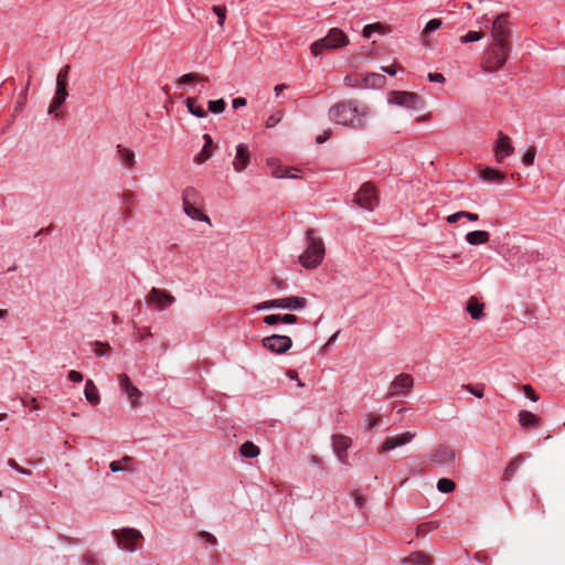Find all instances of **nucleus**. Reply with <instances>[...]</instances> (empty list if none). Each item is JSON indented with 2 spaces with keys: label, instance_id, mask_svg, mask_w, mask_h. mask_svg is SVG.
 I'll list each match as a JSON object with an SVG mask.
<instances>
[{
  "label": "nucleus",
  "instance_id": "39",
  "mask_svg": "<svg viewBox=\"0 0 565 565\" xmlns=\"http://www.w3.org/2000/svg\"><path fill=\"white\" fill-rule=\"evenodd\" d=\"M443 22L440 19H431L429 20L426 25H425V29L423 31V40L426 41L428 34L430 32H434L436 30H438L440 26H441Z\"/></svg>",
  "mask_w": 565,
  "mask_h": 565
},
{
  "label": "nucleus",
  "instance_id": "56",
  "mask_svg": "<svg viewBox=\"0 0 565 565\" xmlns=\"http://www.w3.org/2000/svg\"><path fill=\"white\" fill-rule=\"evenodd\" d=\"M298 320L297 316L295 315H291V313H287L285 316H281V322L286 323V324H292V323H296Z\"/></svg>",
  "mask_w": 565,
  "mask_h": 565
},
{
  "label": "nucleus",
  "instance_id": "3",
  "mask_svg": "<svg viewBox=\"0 0 565 565\" xmlns=\"http://www.w3.org/2000/svg\"><path fill=\"white\" fill-rule=\"evenodd\" d=\"M350 44L348 35L339 28H331L326 36L311 43L310 51L313 56H320L324 51L337 50Z\"/></svg>",
  "mask_w": 565,
  "mask_h": 565
},
{
  "label": "nucleus",
  "instance_id": "13",
  "mask_svg": "<svg viewBox=\"0 0 565 565\" xmlns=\"http://www.w3.org/2000/svg\"><path fill=\"white\" fill-rule=\"evenodd\" d=\"M148 301L160 310L172 306L175 298L164 289L152 288L148 295Z\"/></svg>",
  "mask_w": 565,
  "mask_h": 565
},
{
  "label": "nucleus",
  "instance_id": "21",
  "mask_svg": "<svg viewBox=\"0 0 565 565\" xmlns=\"http://www.w3.org/2000/svg\"><path fill=\"white\" fill-rule=\"evenodd\" d=\"M480 179L489 183H503L505 181V174L493 168H484L480 171Z\"/></svg>",
  "mask_w": 565,
  "mask_h": 565
},
{
  "label": "nucleus",
  "instance_id": "43",
  "mask_svg": "<svg viewBox=\"0 0 565 565\" xmlns=\"http://www.w3.org/2000/svg\"><path fill=\"white\" fill-rule=\"evenodd\" d=\"M213 12L217 15V24L223 28L226 19V7L224 6H213Z\"/></svg>",
  "mask_w": 565,
  "mask_h": 565
},
{
  "label": "nucleus",
  "instance_id": "44",
  "mask_svg": "<svg viewBox=\"0 0 565 565\" xmlns=\"http://www.w3.org/2000/svg\"><path fill=\"white\" fill-rule=\"evenodd\" d=\"M381 423V418L379 416H374L369 414L365 418V429L372 430L375 429Z\"/></svg>",
  "mask_w": 565,
  "mask_h": 565
},
{
  "label": "nucleus",
  "instance_id": "30",
  "mask_svg": "<svg viewBox=\"0 0 565 565\" xmlns=\"http://www.w3.org/2000/svg\"><path fill=\"white\" fill-rule=\"evenodd\" d=\"M259 447L252 441H245L239 447V454L243 458L253 459L256 458L259 455Z\"/></svg>",
  "mask_w": 565,
  "mask_h": 565
},
{
  "label": "nucleus",
  "instance_id": "23",
  "mask_svg": "<svg viewBox=\"0 0 565 565\" xmlns=\"http://www.w3.org/2000/svg\"><path fill=\"white\" fill-rule=\"evenodd\" d=\"M203 139H204V146H203L202 150L194 157V161L196 163H203L207 159H210L212 156V143H213L212 137L210 135L205 134L203 136Z\"/></svg>",
  "mask_w": 565,
  "mask_h": 565
},
{
  "label": "nucleus",
  "instance_id": "31",
  "mask_svg": "<svg viewBox=\"0 0 565 565\" xmlns=\"http://www.w3.org/2000/svg\"><path fill=\"white\" fill-rule=\"evenodd\" d=\"M200 202V193L193 186H188L183 190L182 193V203L186 204H198Z\"/></svg>",
  "mask_w": 565,
  "mask_h": 565
},
{
  "label": "nucleus",
  "instance_id": "18",
  "mask_svg": "<svg viewBox=\"0 0 565 565\" xmlns=\"http://www.w3.org/2000/svg\"><path fill=\"white\" fill-rule=\"evenodd\" d=\"M495 158L501 162L504 158L513 152V147L510 142V138L502 131H499L498 139L494 143Z\"/></svg>",
  "mask_w": 565,
  "mask_h": 565
},
{
  "label": "nucleus",
  "instance_id": "38",
  "mask_svg": "<svg viewBox=\"0 0 565 565\" xmlns=\"http://www.w3.org/2000/svg\"><path fill=\"white\" fill-rule=\"evenodd\" d=\"M482 39V32L481 31H468L466 34L461 35L459 38L460 43H473L478 42Z\"/></svg>",
  "mask_w": 565,
  "mask_h": 565
},
{
  "label": "nucleus",
  "instance_id": "50",
  "mask_svg": "<svg viewBox=\"0 0 565 565\" xmlns=\"http://www.w3.org/2000/svg\"><path fill=\"white\" fill-rule=\"evenodd\" d=\"M199 536L201 540H205L207 543H210L213 547L217 545L216 537L209 532L202 531L199 533Z\"/></svg>",
  "mask_w": 565,
  "mask_h": 565
},
{
  "label": "nucleus",
  "instance_id": "36",
  "mask_svg": "<svg viewBox=\"0 0 565 565\" xmlns=\"http://www.w3.org/2000/svg\"><path fill=\"white\" fill-rule=\"evenodd\" d=\"M81 565H105V562L98 557L97 554L92 552H86L83 554L81 562Z\"/></svg>",
  "mask_w": 565,
  "mask_h": 565
},
{
  "label": "nucleus",
  "instance_id": "37",
  "mask_svg": "<svg viewBox=\"0 0 565 565\" xmlns=\"http://www.w3.org/2000/svg\"><path fill=\"white\" fill-rule=\"evenodd\" d=\"M455 487V482L448 478H441L437 481V489L441 493H450L454 491Z\"/></svg>",
  "mask_w": 565,
  "mask_h": 565
},
{
  "label": "nucleus",
  "instance_id": "62",
  "mask_svg": "<svg viewBox=\"0 0 565 565\" xmlns=\"http://www.w3.org/2000/svg\"><path fill=\"white\" fill-rule=\"evenodd\" d=\"M273 285H275L278 289H284L285 288V282L277 278V277H274L273 280H271Z\"/></svg>",
  "mask_w": 565,
  "mask_h": 565
},
{
  "label": "nucleus",
  "instance_id": "46",
  "mask_svg": "<svg viewBox=\"0 0 565 565\" xmlns=\"http://www.w3.org/2000/svg\"><path fill=\"white\" fill-rule=\"evenodd\" d=\"M462 388L468 391L469 393H471L472 395H475L478 398L483 397V385L472 386L470 384H463Z\"/></svg>",
  "mask_w": 565,
  "mask_h": 565
},
{
  "label": "nucleus",
  "instance_id": "58",
  "mask_svg": "<svg viewBox=\"0 0 565 565\" xmlns=\"http://www.w3.org/2000/svg\"><path fill=\"white\" fill-rule=\"evenodd\" d=\"M280 120V117H276L275 115L269 116V118L266 121V126L268 128L276 126Z\"/></svg>",
  "mask_w": 565,
  "mask_h": 565
},
{
  "label": "nucleus",
  "instance_id": "47",
  "mask_svg": "<svg viewBox=\"0 0 565 565\" xmlns=\"http://www.w3.org/2000/svg\"><path fill=\"white\" fill-rule=\"evenodd\" d=\"M8 466L22 476H30L32 473L31 470L20 467L14 459H9Z\"/></svg>",
  "mask_w": 565,
  "mask_h": 565
},
{
  "label": "nucleus",
  "instance_id": "1",
  "mask_svg": "<svg viewBox=\"0 0 565 565\" xmlns=\"http://www.w3.org/2000/svg\"><path fill=\"white\" fill-rule=\"evenodd\" d=\"M371 115V108L356 99L339 102L329 109L331 121L354 130L365 129Z\"/></svg>",
  "mask_w": 565,
  "mask_h": 565
},
{
  "label": "nucleus",
  "instance_id": "28",
  "mask_svg": "<svg viewBox=\"0 0 565 565\" xmlns=\"http://www.w3.org/2000/svg\"><path fill=\"white\" fill-rule=\"evenodd\" d=\"M385 82V76L379 73H369L363 77V85L366 88L381 87Z\"/></svg>",
  "mask_w": 565,
  "mask_h": 565
},
{
  "label": "nucleus",
  "instance_id": "8",
  "mask_svg": "<svg viewBox=\"0 0 565 565\" xmlns=\"http://www.w3.org/2000/svg\"><path fill=\"white\" fill-rule=\"evenodd\" d=\"M113 535L120 548L127 552H135L137 542L142 537L141 533L135 529L114 530Z\"/></svg>",
  "mask_w": 565,
  "mask_h": 565
},
{
  "label": "nucleus",
  "instance_id": "59",
  "mask_svg": "<svg viewBox=\"0 0 565 565\" xmlns=\"http://www.w3.org/2000/svg\"><path fill=\"white\" fill-rule=\"evenodd\" d=\"M462 214H463L462 218H468L470 221H478L479 220V215L476 214V213L462 211Z\"/></svg>",
  "mask_w": 565,
  "mask_h": 565
},
{
  "label": "nucleus",
  "instance_id": "11",
  "mask_svg": "<svg viewBox=\"0 0 565 565\" xmlns=\"http://www.w3.org/2000/svg\"><path fill=\"white\" fill-rule=\"evenodd\" d=\"M457 454L447 446L438 447L430 457V462L435 467H450L456 462Z\"/></svg>",
  "mask_w": 565,
  "mask_h": 565
},
{
  "label": "nucleus",
  "instance_id": "17",
  "mask_svg": "<svg viewBox=\"0 0 565 565\" xmlns=\"http://www.w3.org/2000/svg\"><path fill=\"white\" fill-rule=\"evenodd\" d=\"M351 446V439L344 435L332 436V448L340 462H347V450Z\"/></svg>",
  "mask_w": 565,
  "mask_h": 565
},
{
  "label": "nucleus",
  "instance_id": "15",
  "mask_svg": "<svg viewBox=\"0 0 565 565\" xmlns=\"http://www.w3.org/2000/svg\"><path fill=\"white\" fill-rule=\"evenodd\" d=\"M510 34L505 14H499L492 22V36L494 42L505 43Z\"/></svg>",
  "mask_w": 565,
  "mask_h": 565
},
{
  "label": "nucleus",
  "instance_id": "26",
  "mask_svg": "<svg viewBox=\"0 0 565 565\" xmlns=\"http://www.w3.org/2000/svg\"><path fill=\"white\" fill-rule=\"evenodd\" d=\"M120 162L128 169H132L135 166V152L130 149L118 146L117 150Z\"/></svg>",
  "mask_w": 565,
  "mask_h": 565
},
{
  "label": "nucleus",
  "instance_id": "9",
  "mask_svg": "<svg viewBox=\"0 0 565 565\" xmlns=\"http://www.w3.org/2000/svg\"><path fill=\"white\" fill-rule=\"evenodd\" d=\"M356 204L366 210L373 211L379 204V198L374 186L371 183H364L355 194Z\"/></svg>",
  "mask_w": 565,
  "mask_h": 565
},
{
  "label": "nucleus",
  "instance_id": "61",
  "mask_svg": "<svg viewBox=\"0 0 565 565\" xmlns=\"http://www.w3.org/2000/svg\"><path fill=\"white\" fill-rule=\"evenodd\" d=\"M329 137H330V131H324L323 135H319L316 138V141H317V143H323L328 140Z\"/></svg>",
  "mask_w": 565,
  "mask_h": 565
},
{
  "label": "nucleus",
  "instance_id": "12",
  "mask_svg": "<svg viewBox=\"0 0 565 565\" xmlns=\"http://www.w3.org/2000/svg\"><path fill=\"white\" fill-rule=\"evenodd\" d=\"M413 384L412 375L402 373L391 383L388 396H406L411 392Z\"/></svg>",
  "mask_w": 565,
  "mask_h": 565
},
{
  "label": "nucleus",
  "instance_id": "57",
  "mask_svg": "<svg viewBox=\"0 0 565 565\" xmlns=\"http://www.w3.org/2000/svg\"><path fill=\"white\" fill-rule=\"evenodd\" d=\"M246 99L243 98V97H237V98H234L233 102H232V105H233V108L234 109H238V108H242L246 105Z\"/></svg>",
  "mask_w": 565,
  "mask_h": 565
},
{
  "label": "nucleus",
  "instance_id": "48",
  "mask_svg": "<svg viewBox=\"0 0 565 565\" xmlns=\"http://www.w3.org/2000/svg\"><path fill=\"white\" fill-rule=\"evenodd\" d=\"M23 406L31 407L32 409H39L40 405L38 401L32 396H24L21 398Z\"/></svg>",
  "mask_w": 565,
  "mask_h": 565
},
{
  "label": "nucleus",
  "instance_id": "25",
  "mask_svg": "<svg viewBox=\"0 0 565 565\" xmlns=\"http://www.w3.org/2000/svg\"><path fill=\"white\" fill-rule=\"evenodd\" d=\"M518 417H519V423L522 427L530 428V427H539L540 426L537 416L529 411H521L519 413Z\"/></svg>",
  "mask_w": 565,
  "mask_h": 565
},
{
  "label": "nucleus",
  "instance_id": "2",
  "mask_svg": "<svg viewBox=\"0 0 565 565\" xmlns=\"http://www.w3.org/2000/svg\"><path fill=\"white\" fill-rule=\"evenodd\" d=\"M305 241L306 248L299 256V263L307 269L317 268L322 263L326 254L324 244L312 228L306 231Z\"/></svg>",
  "mask_w": 565,
  "mask_h": 565
},
{
  "label": "nucleus",
  "instance_id": "10",
  "mask_svg": "<svg viewBox=\"0 0 565 565\" xmlns=\"http://www.w3.org/2000/svg\"><path fill=\"white\" fill-rule=\"evenodd\" d=\"M263 347L276 354L286 353L292 347V340L288 335L273 334L265 337L262 341Z\"/></svg>",
  "mask_w": 565,
  "mask_h": 565
},
{
  "label": "nucleus",
  "instance_id": "45",
  "mask_svg": "<svg viewBox=\"0 0 565 565\" xmlns=\"http://www.w3.org/2000/svg\"><path fill=\"white\" fill-rule=\"evenodd\" d=\"M200 79H201V77L198 74H193V73L185 74L180 77V79L178 82V86L180 88H182L184 85L195 82V81H200Z\"/></svg>",
  "mask_w": 565,
  "mask_h": 565
},
{
  "label": "nucleus",
  "instance_id": "53",
  "mask_svg": "<svg viewBox=\"0 0 565 565\" xmlns=\"http://www.w3.org/2000/svg\"><path fill=\"white\" fill-rule=\"evenodd\" d=\"M68 379L74 383H81L83 381V374L78 371L72 370L68 372Z\"/></svg>",
  "mask_w": 565,
  "mask_h": 565
},
{
  "label": "nucleus",
  "instance_id": "20",
  "mask_svg": "<svg viewBox=\"0 0 565 565\" xmlns=\"http://www.w3.org/2000/svg\"><path fill=\"white\" fill-rule=\"evenodd\" d=\"M531 454H521L516 456L505 468L503 472V480L510 481L514 473L518 471L520 466L524 462L525 459L530 458Z\"/></svg>",
  "mask_w": 565,
  "mask_h": 565
},
{
  "label": "nucleus",
  "instance_id": "49",
  "mask_svg": "<svg viewBox=\"0 0 565 565\" xmlns=\"http://www.w3.org/2000/svg\"><path fill=\"white\" fill-rule=\"evenodd\" d=\"M534 159H535V149L534 148H530L523 156L522 158V162L525 164V166H532L533 162H534Z\"/></svg>",
  "mask_w": 565,
  "mask_h": 565
},
{
  "label": "nucleus",
  "instance_id": "22",
  "mask_svg": "<svg viewBox=\"0 0 565 565\" xmlns=\"http://www.w3.org/2000/svg\"><path fill=\"white\" fill-rule=\"evenodd\" d=\"M490 239V233L487 231H472L466 234V242L470 245H482Z\"/></svg>",
  "mask_w": 565,
  "mask_h": 565
},
{
  "label": "nucleus",
  "instance_id": "32",
  "mask_svg": "<svg viewBox=\"0 0 565 565\" xmlns=\"http://www.w3.org/2000/svg\"><path fill=\"white\" fill-rule=\"evenodd\" d=\"M297 171L295 168H284L281 166H276L271 172V175L276 179H296L298 175L295 173Z\"/></svg>",
  "mask_w": 565,
  "mask_h": 565
},
{
  "label": "nucleus",
  "instance_id": "51",
  "mask_svg": "<svg viewBox=\"0 0 565 565\" xmlns=\"http://www.w3.org/2000/svg\"><path fill=\"white\" fill-rule=\"evenodd\" d=\"M279 322H281L280 315H268V316L264 317V323L266 326H275Z\"/></svg>",
  "mask_w": 565,
  "mask_h": 565
},
{
  "label": "nucleus",
  "instance_id": "55",
  "mask_svg": "<svg viewBox=\"0 0 565 565\" xmlns=\"http://www.w3.org/2000/svg\"><path fill=\"white\" fill-rule=\"evenodd\" d=\"M462 215H463V214H462V211H459V212H456V213H452V214L448 215V216L446 217V221H447L448 223L452 224V223H456V222H458L459 220H461V218H462Z\"/></svg>",
  "mask_w": 565,
  "mask_h": 565
},
{
  "label": "nucleus",
  "instance_id": "6",
  "mask_svg": "<svg viewBox=\"0 0 565 565\" xmlns=\"http://www.w3.org/2000/svg\"><path fill=\"white\" fill-rule=\"evenodd\" d=\"M307 306L306 298L298 296H290L280 299L267 300L258 303L256 306V310L263 311L268 309H289V310H300Z\"/></svg>",
  "mask_w": 565,
  "mask_h": 565
},
{
  "label": "nucleus",
  "instance_id": "24",
  "mask_svg": "<svg viewBox=\"0 0 565 565\" xmlns=\"http://www.w3.org/2000/svg\"><path fill=\"white\" fill-rule=\"evenodd\" d=\"M483 303L479 302L476 298L471 297L467 302V311L471 316L472 319L479 320L481 319L483 313Z\"/></svg>",
  "mask_w": 565,
  "mask_h": 565
},
{
  "label": "nucleus",
  "instance_id": "64",
  "mask_svg": "<svg viewBox=\"0 0 565 565\" xmlns=\"http://www.w3.org/2000/svg\"><path fill=\"white\" fill-rule=\"evenodd\" d=\"M382 71L391 76L396 74V70L394 66H384L382 67Z\"/></svg>",
  "mask_w": 565,
  "mask_h": 565
},
{
  "label": "nucleus",
  "instance_id": "19",
  "mask_svg": "<svg viewBox=\"0 0 565 565\" xmlns=\"http://www.w3.org/2000/svg\"><path fill=\"white\" fill-rule=\"evenodd\" d=\"M249 162H250V160H249L248 146L245 143H238L236 146L235 159L233 161V167H234L235 171L242 172L243 170H245L247 168Z\"/></svg>",
  "mask_w": 565,
  "mask_h": 565
},
{
  "label": "nucleus",
  "instance_id": "33",
  "mask_svg": "<svg viewBox=\"0 0 565 565\" xmlns=\"http://www.w3.org/2000/svg\"><path fill=\"white\" fill-rule=\"evenodd\" d=\"M402 563L411 565H429V558L423 553H414L409 555V557L404 558Z\"/></svg>",
  "mask_w": 565,
  "mask_h": 565
},
{
  "label": "nucleus",
  "instance_id": "41",
  "mask_svg": "<svg viewBox=\"0 0 565 565\" xmlns=\"http://www.w3.org/2000/svg\"><path fill=\"white\" fill-rule=\"evenodd\" d=\"M92 345V350L93 352L97 355V356H105L108 354V352L110 351V347L107 344V343H103V342H93L90 343Z\"/></svg>",
  "mask_w": 565,
  "mask_h": 565
},
{
  "label": "nucleus",
  "instance_id": "14",
  "mask_svg": "<svg viewBox=\"0 0 565 565\" xmlns=\"http://www.w3.org/2000/svg\"><path fill=\"white\" fill-rule=\"evenodd\" d=\"M117 379L120 391L127 395L131 405L136 406L141 395L140 391L131 383L126 373L119 374Z\"/></svg>",
  "mask_w": 565,
  "mask_h": 565
},
{
  "label": "nucleus",
  "instance_id": "60",
  "mask_svg": "<svg viewBox=\"0 0 565 565\" xmlns=\"http://www.w3.org/2000/svg\"><path fill=\"white\" fill-rule=\"evenodd\" d=\"M287 375L290 380H296L298 382V386H303V384L301 383V381L298 379V374L296 371H292V370H289L287 372Z\"/></svg>",
  "mask_w": 565,
  "mask_h": 565
},
{
  "label": "nucleus",
  "instance_id": "40",
  "mask_svg": "<svg viewBox=\"0 0 565 565\" xmlns=\"http://www.w3.org/2000/svg\"><path fill=\"white\" fill-rule=\"evenodd\" d=\"M225 102L224 99L220 98V99H216V100H210L207 103V109L209 111H211L212 114H221L224 111L225 109Z\"/></svg>",
  "mask_w": 565,
  "mask_h": 565
},
{
  "label": "nucleus",
  "instance_id": "29",
  "mask_svg": "<svg viewBox=\"0 0 565 565\" xmlns=\"http://www.w3.org/2000/svg\"><path fill=\"white\" fill-rule=\"evenodd\" d=\"M184 213L192 220L210 223V217L202 213V211L195 206V204L183 205Z\"/></svg>",
  "mask_w": 565,
  "mask_h": 565
},
{
  "label": "nucleus",
  "instance_id": "16",
  "mask_svg": "<svg viewBox=\"0 0 565 565\" xmlns=\"http://www.w3.org/2000/svg\"><path fill=\"white\" fill-rule=\"evenodd\" d=\"M415 433L406 431L397 436H390L380 447V452L391 451L397 447L408 444L414 437Z\"/></svg>",
  "mask_w": 565,
  "mask_h": 565
},
{
  "label": "nucleus",
  "instance_id": "7",
  "mask_svg": "<svg viewBox=\"0 0 565 565\" xmlns=\"http://www.w3.org/2000/svg\"><path fill=\"white\" fill-rule=\"evenodd\" d=\"M388 103L411 110H420L424 108L423 98L412 92H393L388 98Z\"/></svg>",
  "mask_w": 565,
  "mask_h": 565
},
{
  "label": "nucleus",
  "instance_id": "4",
  "mask_svg": "<svg viewBox=\"0 0 565 565\" xmlns=\"http://www.w3.org/2000/svg\"><path fill=\"white\" fill-rule=\"evenodd\" d=\"M70 70L71 66L65 65L60 70L56 76V89L52 103L49 107V114H55L56 117L60 116V114H57L56 110L64 104V102L68 97L67 85Z\"/></svg>",
  "mask_w": 565,
  "mask_h": 565
},
{
  "label": "nucleus",
  "instance_id": "52",
  "mask_svg": "<svg viewBox=\"0 0 565 565\" xmlns=\"http://www.w3.org/2000/svg\"><path fill=\"white\" fill-rule=\"evenodd\" d=\"M428 81L431 83H445L446 78L441 73H429L428 74Z\"/></svg>",
  "mask_w": 565,
  "mask_h": 565
},
{
  "label": "nucleus",
  "instance_id": "63",
  "mask_svg": "<svg viewBox=\"0 0 565 565\" xmlns=\"http://www.w3.org/2000/svg\"><path fill=\"white\" fill-rule=\"evenodd\" d=\"M354 501H355V505L361 509L364 504V499L359 495V494H354Z\"/></svg>",
  "mask_w": 565,
  "mask_h": 565
},
{
  "label": "nucleus",
  "instance_id": "34",
  "mask_svg": "<svg viewBox=\"0 0 565 565\" xmlns=\"http://www.w3.org/2000/svg\"><path fill=\"white\" fill-rule=\"evenodd\" d=\"M196 99L193 97H188L185 99L186 108L189 113L198 118L205 117L206 113L201 106L195 105Z\"/></svg>",
  "mask_w": 565,
  "mask_h": 565
},
{
  "label": "nucleus",
  "instance_id": "54",
  "mask_svg": "<svg viewBox=\"0 0 565 565\" xmlns=\"http://www.w3.org/2000/svg\"><path fill=\"white\" fill-rule=\"evenodd\" d=\"M523 391L531 401L536 402L539 399L537 394L533 391V388L530 385H524Z\"/></svg>",
  "mask_w": 565,
  "mask_h": 565
},
{
  "label": "nucleus",
  "instance_id": "5",
  "mask_svg": "<svg viewBox=\"0 0 565 565\" xmlns=\"http://www.w3.org/2000/svg\"><path fill=\"white\" fill-rule=\"evenodd\" d=\"M508 53L509 46L507 43L494 42L493 46L487 53L482 71L484 73H493L499 71L504 65Z\"/></svg>",
  "mask_w": 565,
  "mask_h": 565
},
{
  "label": "nucleus",
  "instance_id": "42",
  "mask_svg": "<svg viewBox=\"0 0 565 565\" xmlns=\"http://www.w3.org/2000/svg\"><path fill=\"white\" fill-rule=\"evenodd\" d=\"M383 25L381 23L366 24L363 28L362 34L364 38L370 39L375 32H382Z\"/></svg>",
  "mask_w": 565,
  "mask_h": 565
},
{
  "label": "nucleus",
  "instance_id": "35",
  "mask_svg": "<svg viewBox=\"0 0 565 565\" xmlns=\"http://www.w3.org/2000/svg\"><path fill=\"white\" fill-rule=\"evenodd\" d=\"M132 460H134V459H132V457H130V456H125V457H122V458H121V460H115V461H111V462L109 463V470H110L111 472H114V473H115V472L126 471V470H128V468H126V467L124 466V463H126V465H127V463H130V462H132Z\"/></svg>",
  "mask_w": 565,
  "mask_h": 565
},
{
  "label": "nucleus",
  "instance_id": "27",
  "mask_svg": "<svg viewBox=\"0 0 565 565\" xmlns=\"http://www.w3.org/2000/svg\"><path fill=\"white\" fill-rule=\"evenodd\" d=\"M84 394L92 405H97L100 402L98 390L92 380L86 381Z\"/></svg>",
  "mask_w": 565,
  "mask_h": 565
}]
</instances>
